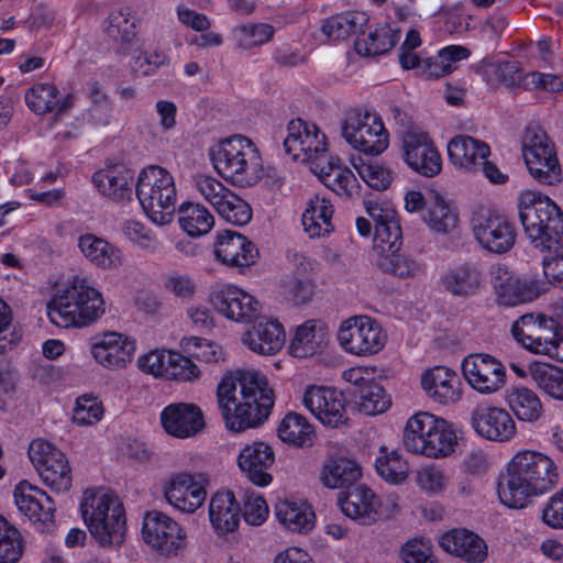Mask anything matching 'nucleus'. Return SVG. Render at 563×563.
<instances>
[{"label":"nucleus","instance_id":"obj_1","mask_svg":"<svg viewBox=\"0 0 563 563\" xmlns=\"http://www.w3.org/2000/svg\"><path fill=\"white\" fill-rule=\"evenodd\" d=\"M217 397L227 428L235 432L261 426L275 402L266 377L254 371L224 376Z\"/></svg>","mask_w":563,"mask_h":563},{"label":"nucleus","instance_id":"obj_2","mask_svg":"<svg viewBox=\"0 0 563 563\" xmlns=\"http://www.w3.org/2000/svg\"><path fill=\"white\" fill-rule=\"evenodd\" d=\"M560 475L555 462L548 455L532 450L516 453L507 467L505 484L498 495L509 508H523L529 498L552 490Z\"/></svg>","mask_w":563,"mask_h":563},{"label":"nucleus","instance_id":"obj_3","mask_svg":"<svg viewBox=\"0 0 563 563\" xmlns=\"http://www.w3.org/2000/svg\"><path fill=\"white\" fill-rule=\"evenodd\" d=\"M366 212L375 225L373 257L376 266L385 274L398 278H413L421 272V265L400 252L402 232L396 210L386 203L366 201Z\"/></svg>","mask_w":563,"mask_h":563},{"label":"nucleus","instance_id":"obj_4","mask_svg":"<svg viewBox=\"0 0 563 563\" xmlns=\"http://www.w3.org/2000/svg\"><path fill=\"white\" fill-rule=\"evenodd\" d=\"M519 219L530 243L544 252L562 249L563 211L547 195L525 190L518 197Z\"/></svg>","mask_w":563,"mask_h":563},{"label":"nucleus","instance_id":"obj_5","mask_svg":"<svg viewBox=\"0 0 563 563\" xmlns=\"http://www.w3.org/2000/svg\"><path fill=\"white\" fill-rule=\"evenodd\" d=\"M106 313L102 294L86 278L74 277L47 305L49 320L60 328H82Z\"/></svg>","mask_w":563,"mask_h":563},{"label":"nucleus","instance_id":"obj_6","mask_svg":"<svg viewBox=\"0 0 563 563\" xmlns=\"http://www.w3.org/2000/svg\"><path fill=\"white\" fill-rule=\"evenodd\" d=\"M216 172L238 187H252L263 177V159L257 146L246 136L233 135L211 147Z\"/></svg>","mask_w":563,"mask_h":563},{"label":"nucleus","instance_id":"obj_7","mask_svg":"<svg viewBox=\"0 0 563 563\" xmlns=\"http://www.w3.org/2000/svg\"><path fill=\"white\" fill-rule=\"evenodd\" d=\"M80 509L89 532L100 545H120L123 542L124 509L114 495L103 489H87Z\"/></svg>","mask_w":563,"mask_h":563},{"label":"nucleus","instance_id":"obj_8","mask_svg":"<svg viewBox=\"0 0 563 563\" xmlns=\"http://www.w3.org/2000/svg\"><path fill=\"white\" fill-rule=\"evenodd\" d=\"M135 195L154 223L164 225L172 222L177 190L174 177L167 169L156 165L143 168L135 183Z\"/></svg>","mask_w":563,"mask_h":563},{"label":"nucleus","instance_id":"obj_9","mask_svg":"<svg viewBox=\"0 0 563 563\" xmlns=\"http://www.w3.org/2000/svg\"><path fill=\"white\" fill-rule=\"evenodd\" d=\"M514 339L526 350L563 363V330L544 313H526L511 325Z\"/></svg>","mask_w":563,"mask_h":563},{"label":"nucleus","instance_id":"obj_10","mask_svg":"<svg viewBox=\"0 0 563 563\" xmlns=\"http://www.w3.org/2000/svg\"><path fill=\"white\" fill-rule=\"evenodd\" d=\"M341 134L353 150L367 155H379L389 144V133L382 118L360 108L346 113L341 123Z\"/></svg>","mask_w":563,"mask_h":563},{"label":"nucleus","instance_id":"obj_11","mask_svg":"<svg viewBox=\"0 0 563 563\" xmlns=\"http://www.w3.org/2000/svg\"><path fill=\"white\" fill-rule=\"evenodd\" d=\"M471 227L475 240L492 253L504 254L515 246L516 225L504 213L479 207L472 214Z\"/></svg>","mask_w":563,"mask_h":563},{"label":"nucleus","instance_id":"obj_12","mask_svg":"<svg viewBox=\"0 0 563 563\" xmlns=\"http://www.w3.org/2000/svg\"><path fill=\"white\" fill-rule=\"evenodd\" d=\"M338 340L346 352L365 356L378 353L386 344L387 334L375 319L355 316L341 324Z\"/></svg>","mask_w":563,"mask_h":563},{"label":"nucleus","instance_id":"obj_13","mask_svg":"<svg viewBox=\"0 0 563 563\" xmlns=\"http://www.w3.org/2000/svg\"><path fill=\"white\" fill-rule=\"evenodd\" d=\"M141 534L146 545L165 556H176L187 544L185 529L172 517L157 510L145 514Z\"/></svg>","mask_w":563,"mask_h":563},{"label":"nucleus","instance_id":"obj_14","mask_svg":"<svg viewBox=\"0 0 563 563\" xmlns=\"http://www.w3.org/2000/svg\"><path fill=\"white\" fill-rule=\"evenodd\" d=\"M325 134L312 122L294 119L287 125L284 148L294 161L313 166L328 154Z\"/></svg>","mask_w":563,"mask_h":563},{"label":"nucleus","instance_id":"obj_15","mask_svg":"<svg viewBox=\"0 0 563 563\" xmlns=\"http://www.w3.org/2000/svg\"><path fill=\"white\" fill-rule=\"evenodd\" d=\"M29 456L42 482L55 492L71 486V470L65 454L52 443L37 439L31 442Z\"/></svg>","mask_w":563,"mask_h":563},{"label":"nucleus","instance_id":"obj_16","mask_svg":"<svg viewBox=\"0 0 563 563\" xmlns=\"http://www.w3.org/2000/svg\"><path fill=\"white\" fill-rule=\"evenodd\" d=\"M301 402L327 427L339 428L349 420L345 397L335 388L309 385L303 390Z\"/></svg>","mask_w":563,"mask_h":563},{"label":"nucleus","instance_id":"obj_17","mask_svg":"<svg viewBox=\"0 0 563 563\" xmlns=\"http://www.w3.org/2000/svg\"><path fill=\"white\" fill-rule=\"evenodd\" d=\"M490 276L495 303L499 307L511 308L531 302L540 295L536 283L517 277L504 264L493 266Z\"/></svg>","mask_w":563,"mask_h":563},{"label":"nucleus","instance_id":"obj_18","mask_svg":"<svg viewBox=\"0 0 563 563\" xmlns=\"http://www.w3.org/2000/svg\"><path fill=\"white\" fill-rule=\"evenodd\" d=\"M402 158L416 173L433 177L442 169V157L424 132L407 131L401 137Z\"/></svg>","mask_w":563,"mask_h":563},{"label":"nucleus","instance_id":"obj_19","mask_svg":"<svg viewBox=\"0 0 563 563\" xmlns=\"http://www.w3.org/2000/svg\"><path fill=\"white\" fill-rule=\"evenodd\" d=\"M462 371L470 386L483 395L501 389L506 384V368L494 356L471 354L463 360Z\"/></svg>","mask_w":563,"mask_h":563},{"label":"nucleus","instance_id":"obj_20","mask_svg":"<svg viewBox=\"0 0 563 563\" xmlns=\"http://www.w3.org/2000/svg\"><path fill=\"white\" fill-rule=\"evenodd\" d=\"M209 479L203 473H178L170 477L165 487L166 500L184 512H195L206 500Z\"/></svg>","mask_w":563,"mask_h":563},{"label":"nucleus","instance_id":"obj_21","mask_svg":"<svg viewBox=\"0 0 563 563\" xmlns=\"http://www.w3.org/2000/svg\"><path fill=\"white\" fill-rule=\"evenodd\" d=\"M213 308L224 318L249 323L261 312V303L247 291L234 285H224L210 296Z\"/></svg>","mask_w":563,"mask_h":563},{"label":"nucleus","instance_id":"obj_22","mask_svg":"<svg viewBox=\"0 0 563 563\" xmlns=\"http://www.w3.org/2000/svg\"><path fill=\"white\" fill-rule=\"evenodd\" d=\"M471 426L479 437L496 442L510 441L517 432L510 413L505 408L487 402L478 404L472 410Z\"/></svg>","mask_w":563,"mask_h":563},{"label":"nucleus","instance_id":"obj_23","mask_svg":"<svg viewBox=\"0 0 563 563\" xmlns=\"http://www.w3.org/2000/svg\"><path fill=\"white\" fill-rule=\"evenodd\" d=\"M14 500L19 510L38 525L42 531L53 529L56 508L53 499L44 490L23 481L14 488Z\"/></svg>","mask_w":563,"mask_h":563},{"label":"nucleus","instance_id":"obj_24","mask_svg":"<svg viewBox=\"0 0 563 563\" xmlns=\"http://www.w3.org/2000/svg\"><path fill=\"white\" fill-rule=\"evenodd\" d=\"M440 284L451 296L471 299L478 296L485 288V273L476 262H463L445 271Z\"/></svg>","mask_w":563,"mask_h":563},{"label":"nucleus","instance_id":"obj_25","mask_svg":"<svg viewBox=\"0 0 563 563\" xmlns=\"http://www.w3.org/2000/svg\"><path fill=\"white\" fill-rule=\"evenodd\" d=\"M164 430L178 439L195 437L205 428L201 409L192 402H176L166 406L161 412Z\"/></svg>","mask_w":563,"mask_h":563},{"label":"nucleus","instance_id":"obj_26","mask_svg":"<svg viewBox=\"0 0 563 563\" xmlns=\"http://www.w3.org/2000/svg\"><path fill=\"white\" fill-rule=\"evenodd\" d=\"M214 254L224 265L243 268L255 264L258 250L246 236L227 230L218 234Z\"/></svg>","mask_w":563,"mask_h":563},{"label":"nucleus","instance_id":"obj_27","mask_svg":"<svg viewBox=\"0 0 563 563\" xmlns=\"http://www.w3.org/2000/svg\"><path fill=\"white\" fill-rule=\"evenodd\" d=\"M135 341L119 332L104 333L92 344L91 354L103 367L119 369L125 367L133 358Z\"/></svg>","mask_w":563,"mask_h":563},{"label":"nucleus","instance_id":"obj_28","mask_svg":"<svg viewBox=\"0 0 563 563\" xmlns=\"http://www.w3.org/2000/svg\"><path fill=\"white\" fill-rule=\"evenodd\" d=\"M490 147L484 141L460 134L448 144V155L453 166L465 173H476L488 158Z\"/></svg>","mask_w":563,"mask_h":563},{"label":"nucleus","instance_id":"obj_29","mask_svg":"<svg viewBox=\"0 0 563 563\" xmlns=\"http://www.w3.org/2000/svg\"><path fill=\"white\" fill-rule=\"evenodd\" d=\"M92 181L102 196L115 202L130 201L135 189L134 172L121 164L95 173Z\"/></svg>","mask_w":563,"mask_h":563},{"label":"nucleus","instance_id":"obj_30","mask_svg":"<svg viewBox=\"0 0 563 563\" xmlns=\"http://www.w3.org/2000/svg\"><path fill=\"white\" fill-rule=\"evenodd\" d=\"M275 461L273 449L264 442H253L242 449L238 465L242 473L255 485L267 486L272 482L268 470Z\"/></svg>","mask_w":563,"mask_h":563},{"label":"nucleus","instance_id":"obj_31","mask_svg":"<svg viewBox=\"0 0 563 563\" xmlns=\"http://www.w3.org/2000/svg\"><path fill=\"white\" fill-rule=\"evenodd\" d=\"M441 548L467 563H482L487 559L486 542L476 533L466 529H453L440 539Z\"/></svg>","mask_w":563,"mask_h":563},{"label":"nucleus","instance_id":"obj_32","mask_svg":"<svg viewBox=\"0 0 563 563\" xmlns=\"http://www.w3.org/2000/svg\"><path fill=\"white\" fill-rule=\"evenodd\" d=\"M342 512L361 525H372L378 518L380 500L367 486L360 485L339 498Z\"/></svg>","mask_w":563,"mask_h":563},{"label":"nucleus","instance_id":"obj_33","mask_svg":"<svg viewBox=\"0 0 563 563\" xmlns=\"http://www.w3.org/2000/svg\"><path fill=\"white\" fill-rule=\"evenodd\" d=\"M286 340L285 331L277 320L263 319L249 329L242 338L243 343L261 355L276 354Z\"/></svg>","mask_w":563,"mask_h":563},{"label":"nucleus","instance_id":"obj_34","mask_svg":"<svg viewBox=\"0 0 563 563\" xmlns=\"http://www.w3.org/2000/svg\"><path fill=\"white\" fill-rule=\"evenodd\" d=\"M460 379L448 367L435 366L427 371L421 378V386L429 398L442 404H454L461 399Z\"/></svg>","mask_w":563,"mask_h":563},{"label":"nucleus","instance_id":"obj_35","mask_svg":"<svg viewBox=\"0 0 563 563\" xmlns=\"http://www.w3.org/2000/svg\"><path fill=\"white\" fill-rule=\"evenodd\" d=\"M78 247L81 254L96 267L104 271L117 269L123 264L120 249L92 233L79 236Z\"/></svg>","mask_w":563,"mask_h":563},{"label":"nucleus","instance_id":"obj_36","mask_svg":"<svg viewBox=\"0 0 563 563\" xmlns=\"http://www.w3.org/2000/svg\"><path fill=\"white\" fill-rule=\"evenodd\" d=\"M311 169L321 181L339 196L352 197L357 190V179L353 172L341 165L339 158L327 157L317 162Z\"/></svg>","mask_w":563,"mask_h":563},{"label":"nucleus","instance_id":"obj_37","mask_svg":"<svg viewBox=\"0 0 563 563\" xmlns=\"http://www.w3.org/2000/svg\"><path fill=\"white\" fill-rule=\"evenodd\" d=\"M59 91L53 84H35L25 92L24 100L31 111L45 114L56 110L57 114L67 112L74 106V96L57 99Z\"/></svg>","mask_w":563,"mask_h":563},{"label":"nucleus","instance_id":"obj_38","mask_svg":"<svg viewBox=\"0 0 563 563\" xmlns=\"http://www.w3.org/2000/svg\"><path fill=\"white\" fill-rule=\"evenodd\" d=\"M240 505L232 492H218L210 500V522L219 536L233 532L240 522Z\"/></svg>","mask_w":563,"mask_h":563},{"label":"nucleus","instance_id":"obj_39","mask_svg":"<svg viewBox=\"0 0 563 563\" xmlns=\"http://www.w3.org/2000/svg\"><path fill=\"white\" fill-rule=\"evenodd\" d=\"M328 342L329 332L325 325L309 320L296 329L289 349L295 357L305 358L321 352Z\"/></svg>","mask_w":563,"mask_h":563},{"label":"nucleus","instance_id":"obj_40","mask_svg":"<svg viewBox=\"0 0 563 563\" xmlns=\"http://www.w3.org/2000/svg\"><path fill=\"white\" fill-rule=\"evenodd\" d=\"M362 476L361 466L346 456H330L323 464L320 479L328 488H344L354 485Z\"/></svg>","mask_w":563,"mask_h":563},{"label":"nucleus","instance_id":"obj_41","mask_svg":"<svg viewBox=\"0 0 563 563\" xmlns=\"http://www.w3.org/2000/svg\"><path fill=\"white\" fill-rule=\"evenodd\" d=\"M278 521L288 530L307 533L314 526V512L303 500L284 499L275 505Z\"/></svg>","mask_w":563,"mask_h":563},{"label":"nucleus","instance_id":"obj_42","mask_svg":"<svg viewBox=\"0 0 563 563\" xmlns=\"http://www.w3.org/2000/svg\"><path fill=\"white\" fill-rule=\"evenodd\" d=\"M106 36L118 45V52L125 54L136 37L135 21L126 8L112 11L104 21Z\"/></svg>","mask_w":563,"mask_h":563},{"label":"nucleus","instance_id":"obj_43","mask_svg":"<svg viewBox=\"0 0 563 563\" xmlns=\"http://www.w3.org/2000/svg\"><path fill=\"white\" fill-rule=\"evenodd\" d=\"M333 207L331 202L316 195L302 213V225L310 238H320L333 231Z\"/></svg>","mask_w":563,"mask_h":563},{"label":"nucleus","instance_id":"obj_44","mask_svg":"<svg viewBox=\"0 0 563 563\" xmlns=\"http://www.w3.org/2000/svg\"><path fill=\"white\" fill-rule=\"evenodd\" d=\"M506 402L520 421L536 422L543 412L539 396L523 386L509 389L506 394Z\"/></svg>","mask_w":563,"mask_h":563},{"label":"nucleus","instance_id":"obj_45","mask_svg":"<svg viewBox=\"0 0 563 563\" xmlns=\"http://www.w3.org/2000/svg\"><path fill=\"white\" fill-rule=\"evenodd\" d=\"M434 427L431 430L430 439L422 445L420 450L421 455L441 459L449 456L454 452V448L457 443L455 432L452 424H450L443 418L435 416L433 421Z\"/></svg>","mask_w":563,"mask_h":563},{"label":"nucleus","instance_id":"obj_46","mask_svg":"<svg viewBox=\"0 0 563 563\" xmlns=\"http://www.w3.org/2000/svg\"><path fill=\"white\" fill-rule=\"evenodd\" d=\"M400 38V32L383 24L371 31L367 36L357 38L354 47L361 56H377L389 52Z\"/></svg>","mask_w":563,"mask_h":563},{"label":"nucleus","instance_id":"obj_47","mask_svg":"<svg viewBox=\"0 0 563 563\" xmlns=\"http://www.w3.org/2000/svg\"><path fill=\"white\" fill-rule=\"evenodd\" d=\"M423 220L432 231L448 233L457 227L459 216L443 197L434 192L429 197Z\"/></svg>","mask_w":563,"mask_h":563},{"label":"nucleus","instance_id":"obj_48","mask_svg":"<svg viewBox=\"0 0 563 563\" xmlns=\"http://www.w3.org/2000/svg\"><path fill=\"white\" fill-rule=\"evenodd\" d=\"M367 22L366 13L352 11L328 18L321 31L329 40L339 41L358 33Z\"/></svg>","mask_w":563,"mask_h":563},{"label":"nucleus","instance_id":"obj_49","mask_svg":"<svg viewBox=\"0 0 563 563\" xmlns=\"http://www.w3.org/2000/svg\"><path fill=\"white\" fill-rule=\"evenodd\" d=\"M522 155L526 165L533 159L543 161L556 157L554 143L540 126H528L522 137Z\"/></svg>","mask_w":563,"mask_h":563},{"label":"nucleus","instance_id":"obj_50","mask_svg":"<svg viewBox=\"0 0 563 563\" xmlns=\"http://www.w3.org/2000/svg\"><path fill=\"white\" fill-rule=\"evenodd\" d=\"M178 213L181 229L192 238L207 234L214 225V217L202 205L183 203Z\"/></svg>","mask_w":563,"mask_h":563},{"label":"nucleus","instance_id":"obj_51","mask_svg":"<svg viewBox=\"0 0 563 563\" xmlns=\"http://www.w3.org/2000/svg\"><path fill=\"white\" fill-rule=\"evenodd\" d=\"M277 431L283 442L295 446L311 445L314 435L313 427L303 416L297 412L287 413Z\"/></svg>","mask_w":563,"mask_h":563},{"label":"nucleus","instance_id":"obj_52","mask_svg":"<svg viewBox=\"0 0 563 563\" xmlns=\"http://www.w3.org/2000/svg\"><path fill=\"white\" fill-rule=\"evenodd\" d=\"M433 421L435 416L430 412H418L407 420L402 442L408 451L420 453L422 445L430 439Z\"/></svg>","mask_w":563,"mask_h":563},{"label":"nucleus","instance_id":"obj_53","mask_svg":"<svg viewBox=\"0 0 563 563\" xmlns=\"http://www.w3.org/2000/svg\"><path fill=\"white\" fill-rule=\"evenodd\" d=\"M530 374L541 390L554 399L563 400V368L547 363H534Z\"/></svg>","mask_w":563,"mask_h":563},{"label":"nucleus","instance_id":"obj_54","mask_svg":"<svg viewBox=\"0 0 563 563\" xmlns=\"http://www.w3.org/2000/svg\"><path fill=\"white\" fill-rule=\"evenodd\" d=\"M21 532L0 516V563H16L23 554Z\"/></svg>","mask_w":563,"mask_h":563},{"label":"nucleus","instance_id":"obj_55","mask_svg":"<svg viewBox=\"0 0 563 563\" xmlns=\"http://www.w3.org/2000/svg\"><path fill=\"white\" fill-rule=\"evenodd\" d=\"M360 410L366 415H376L386 411L390 406V398L379 383L367 382L365 386L355 390Z\"/></svg>","mask_w":563,"mask_h":563},{"label":"nucleus","instance_id":"obj_56","mask_svg":"<svg viewBox=\"0 0 563 563\" xmlns=\"http://www.w3.org/2000/svg\"><path fill=\"white\" fill-rule=\"evenodd\" d=\"M382 452L384 454L375 462L378 475L391 484L402 483L408 476V463L396 451L385 452V448H382Z\"/></svg>","mask_w":563,"mask_h":563},{"label":"nucleus","instance_id":"obj_57","mask_svg":"<svg viewBox=\"0 0 563 563\" xmlns=\"http://www.w3.org/2000/svg\"><path fill=\"white\" fill-rule=\"evenodd\" d=\"M214 210L222 219L234 225H245L252 219L250 205L232 190Z\"/></svg>","mask_w":563,"mask_h":563},{"label":"nucleus","instance_id":"obj_58","mask_svg":"<svg viewBox=\"0 0 563 563\" xmlns=\"http://www.w3.org/2000/svg\"><path fill=\"white\" fill-rule=\"evenodd\" d=\"M181 346L190 357L202 363H219L224 360L222 347L207 339L187 338L181 341Z\"/></svg>","mask_w":563,"mask_h":563},{"label":"nucleus","instance_id":"obj_59","mask_svg":"<svg viewBox=\"0 0 563 563\" xmlns=\"http://www.w3.org/2000/svg\"><path fill=\"white\" fill-rule=\"evenodd\" d=\"M169 366L166 379L179 383H196L201 377V369L192 361L190 355L185 356L176 351H172Z\"/></svg>","mask_w":563,"mask_h":563},{"label":"nucleus","instance_id":"obj_60","mask_svg":"<svg viewBox=\"0 0 563 563\" xmlns=\"http://www.w3.org/2000/svg\"><path fill=\"white\" fill-rule=\"evenodd\" d=\"M90 107L88 109V119L98 125H108L112 119V102L109 96L103 92L97 82L89 86Z\"/></svg>","mask_w":563,"mask_h":563},{"label":"nucleus","instance_id":"obj_61","mask_svg":"<svg viewBox=\"0 0 563 563\" xmlns=\"http://www.w3.org/2000/svg\"><path fill=\"white\" fill-rule=\"evenodd\" d=\"M486 80L490 86H505L512 88L519 86L522 81V73L517 63L505 62L489 65L486 70Z\"/></svg>","mask_w":563,"mask_h":563},{"label":"nucleus","instance_id":"obj_62","mask_svg":"<svg viewBox=\"0 0 563 563\" xmlns=\"http://www.w3.org/2000/svg\"><path fill=\"white\" fill-rule=\"evenodd\" d=\"M530 176L541 185L555 186L563 179L558 156L526 165Z\"/></svg>","mask_w":563,"mask_h":563},{"label":"nucleus","instance_id":"obj_63","mask_svg":"<svg viewBox=\"0 0 563 563\" xmlns=\"http://www.w3.org/2000/svg\"><path fill=\"white\" fill-rule=\"evenodd\" d=\"M103 407L97 398L84 395L76 400L73 421L78 426H91L101 420Z\"/></svg>","mask_w":563,"mask_h":563},{"label":"nucleus","instance_id":"obj_64","mask_svg":"<svg viewBox=\"0 0 563 563\" xmlns=\"http://www.w3.org/2000/svg\"><path fill=\"white\" fill-rule=\"evenodd\" d=\"M170 355L172 350H153L139 357L137 366L145 374L166 379Z\"/></svg>","mask_w":563,"mask_h":563}]
</instances>
